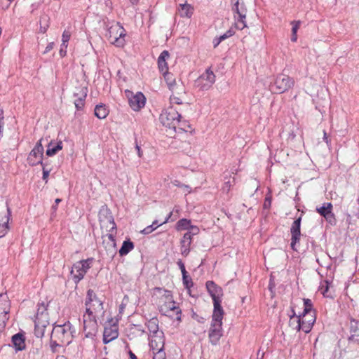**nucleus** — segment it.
<instances>
[{
	"mask_svg": "<svg viewBox=\"0 0 359 359\" xmlns=\"http://www.w3.org/2000/svg\"><path fill=\"white\" fill-rule=\"evenodd\" d=\"M231 3L233 4L232 10L233 13L238 15V17L234 16L235 26L237 29L242 30L247 27V8L243 2L240 3V0H231Z\"/></svg>",
	"mask_w": 359,
	"mask_h": 359,
	"instance_id": "obj_8",
	"label": "nucleus"
},
{
	"mask_svg": "<svg viewBox=\"0 0 359 359\" xmlns=\"http://www.w3.org/2000/svg\"><path fill=\"white\" fill-rule=\"evenodd\" d=\"M87 88H81L74 93L75 100L74 101L75 107L77 110L82 109L85 105V100L87 96Z\"/></svg>",
	"mask_w": 359,
	"mask_h": 359,
	"instance_id": "obj_23",
	"label": "nucleus"
},
{
	"mask_svg": "<svg viewBox=\"0 0 359 359\" xmlns=\"http://www.w3.org/2000/svg\"><path fill=\"white\" fill-rule=\"evenodd\" d=\"M135 148L137 149L138 156L141 158L142 156V151L141 150L140 147L136 144Z\"/></svg>",
	"mask_w": 359,
	"mask_h": 359,
	"instance_id": "obj_54",
	"label": "nucleus"
},
{
	"mask_svg": "<svg viewBox=\"0 0 359 359\" xmlns=\"http://www.w3.org/2000/svg\"><path fill=\"white\" fill-rule=\"evenodd\" d=\"M325 289L324 291H323V294L324 296H325V294H326V292L328 290V287H329V283H328V281H327V280L325 281Z\"/></svg>",
	"mask_w": 359,
	"mask_h": 359,
	"instance_id": "obj_57",
	"label": "nucleus"
},
{
	"mask_svg": "<svg viewBox=\"0 0 359 359\" xmlns=\"http://www.w3.org/2000/svg\"><path fill=\"white\" fill-rule=\"evenodd\" d=\"M3 116H2V111H0V130H2V126H3Z\"/></svg>",
	"mask_w": 359,
	"mask_h": 359,
	"instance_id": "obj_58",
	"label": "nucleus"
},
{
	"mask_svg": "<svg viewBox=\"0 0 359 359\" xmlns=\"http://www.w3.org/2000/svg\"><path fill=\"white\" fill-rule=\"evenodd\" d=\"M71 37L70 32L67 30H65L62 35V46H64L65 48H67L68 41H69Z\"/></svg>",
	"mask_w": 359,
	"mask_h": 359,
	"instance_id": "obj_41",
	"label": "nucleus"
},
{
	"mask_svg": "<svg viewBox=\"0 0 359 359\" xmlns=\"http://www.w3.org/2000/svg\"><path fill=\"white\" fill-rule=\"evenodd\" d=\"M62 201V200L60 198H56L55 201V204L52 205L51 207V210H52V215H55L56 211H57V205L59 204V203H60Z\"/></svg>",
	"mask_w": 359,
	"mask_h": 359,
	"instance_id": "obj_48",
	"label": "nucleus"
},
{
	"mask_svg": "<svg viewBox=\"0 0 359 359\" xmlns=\"http://www.w3.org/2000/svg\"><path fill=\"white\" fill-rule=\"evenodd\" d=\"M290 326L297 331H300L302 330V325L300 323V316L296 315L294 311H293V314L290 316Z\"/></svg>",
	"mask_w": 359,
	"mask_h": 359,
	"instance_id": "obj_36",
	"label": "nucleus"
},
{
	"mask_svg": "<svg viewBox=\"0 0 359 359\" xmlns=\"http://www.w3.org/2000/svg\"><path fill=\"white\" fill-rule=\"evenodd\" d=\"M92 261L93 259H87L74 264L71 270V275L76 283H79L83 278L85 274L90 267Z\"/></svg>",
	"mask_w": 359,
	"mask_h": 359,
	"instance_id": "obj_10",
	"label": "nucleus"
},
{
	"mask_svg": "<svg viewBox=\"0 0 359 359\" xmlns=\"http://www.w3.org/2000/svg\"><path fill=\"white\" fill-rule=\"evenodd\" d=\"M66 49L67 48H65L64 46H61V48L60 50V55H61V57H64L66 55V53H67Z\"/></svg>",
	"mask_w": 359,
	"mask_h": 359,
	"instance_id": "obj_55",
	"label": "nucleus"
},
{
	"mask_svg": "<svg viewBox=\"0 0 359 359\" xmlns=\"http://www.w3.org/2000/svg\"><path fill=\"white\" fill-rule=\"evenodd\" d=\"M233 172H227L224 177V184L222 187V191L224 194H228L231 187L236 184V177L233 176Z\"/></svg>",
	"mask_w": 359,
	"mask_h": 359,
	"instance_id": "obj_25",
	"label": "nucleus"
},
{
	"mask_svg": "<svg viewBox=\"0 0 359 359\" xmlns=\"http://www.w3.org/2000/svg\"><path fill=\"white\" fill-rule=\"evenodd\" d=\"M332 204L331 203H325L323 206L316 208V211L323 216L327 222L331 224H334L336 219L332 212Z\"/></svg>",
	"mask_w": 359,
	"mask_h": 359,
	"instance_id": "obj_19",
	"label": "nucleus"
},
{
	"mask_svg": "<svg viewBox=\"0 0 359 359\" xmlns=\"http://www.w3.org/2000/svg\"><path fill=\"white\" fill-rule=\"evenodd\" d=\"M294 84L292 78L285 74H280L275 79L272 90L276 93H283L291 88Z\"/></svg>",
	"mask_w": 359,
	"mask_h": 359,
	"instance_id": "obj_13",
	"label": "nucleus"
},
{
	"mask_svg": "<svg viewBox=\"0 0 359 359\" xmlns=\"http://www.w3.org/2000/svg\"><path fill=\"white\" fill-rule=\"evenodd\" d=\"M323 140L324 141L328 144L330 142V140H329L328 137L327 136V133L325 132V130L323 131Z\"/></svg>",
	"mask_w": 359,
	"mask_h": 359,
	"instance_id": "obj_56",
	"label": "nucleus"
},
{
	"mask_svg": "<svg viewBox=\"0 0 359 359\" xmlns=\"http://www.w3.org/2000/svg\"><path fill=\"white\" fill-rule=\"evenodd\" d=\"M130 359H137L136 355L132 351L129 352Z\"/></svg>",
	"mask_w": 359,
	"mask_h": 359,
	"instance_id": "obj_62",
	"label": "nucleus"
},
{
	"mask_svg": "<svg viewBox=\"0 0 359 359\" xmlns=\"http://www.w3.org/2000/svg\"><path fill=\"white\" fill-rule=\"evenodd\" d=\"M41 141L42 139L39 140L27 156V161L30 166H35L39 164L43 165L44 149L41 144Z\"/></svg>",
	"mask_w": 359,
	"mask_h": 359,
	"instance_id": "obj_17",
	"label": "nucleus"
},
{
	"mask_svg": "<svg viewBox=\"0 0 359 359\" xmlns=\"http://www.w3.org/2000/svg\"><path fill=\"white\" fill-rule=\"evenodd\" d=\"M54 45H55V44H54V43H53V42H50V43H49L47 45V46L46 47V49H45V50H44V52H43V54H46V53H48L49 51H50V50L53 48Z\"/></svg>",
	"mask_w": 359,
	"mask_h": 359,
	"instance_id": "obj_50",
	"label": "nucleus"
},
{
	"mask_svg": "<svg viewBox=\"0 0 359 359\" xmlns=\"http://www.w3.org/2000/svg\"><path fill=\"white\" fill-rule=\"evenodd\" d=\"M301 221L302 217H299V218L296 219L290 228V233H291V248L293 250H297L295 248V245L299 241L300 236H301V231H300V226H301Z\"/></svg>",
	"mask_w": 359,
	"mask_h": 359,
	"instance_id": "obj_20",
	"label": "nucleus"
},
{
	"mask_svg": "<svg viewBox=\"0 0 359 359\" xmlns=\"http://www.w3.org/2000/svg\"><path fill=\"white\" fill-rule=\"evenodd\" d=\"M169 57V52L168 50H163L161 52L158 58V69L163 74H165L168 72V67L166 62V60L168 59Z\"/></svg>",
	"mask_w": 359,
	"mask_h": 359,
	"instance_id": "obj_29",
	"label": "nucleus"
},
{
	"mask_svg": "<svg viewBox=\"0 0 359 359\" xmlns=\"http://www.w3.org/2000/svg\"><path fill=\"white\" fill-rule=\"evenodd\" d=\"M234 34V32L231 29L226 31L224 34L219 36L218 39L222 42V41L226 39L227 38L233 36Z\"/></svg>",
	"mask_w": 359,
	"mask_h": 359,
	"instance_id": "obj_45",
	"label": "nucleus"
},
{
	"mask_svg": "<svg viewBox=\"0 0 359 359\" xmlns=\"http://www.w3.org/2000/svg\"><path fill=\"white\" fill-rule=\"evenodd\" d=\"M263 357H264V353L260 354V351H258L257 359H263Z\"/></svg>",
	"mask_w": 359,
	"mask_h": 359,
	"instance_id": "obj_61",
	"label": "nucleus"
},
{
	"mask_svg": "<svg viewBox=\"0 0 359 359\" xmlns=\"http://www.w3.org/2000/svg\"><path fill=\"white\" fill-rule=\"evenodd\" d=\"M181 116L172 107L163 110L160 115L161 123L170 130L177 132V125L179 124V118Z\"/></svg>",
	"mask_w": 359,
	"mask_h": 359,
	"instance_id": "obj_7",
	"label": "nucleus"
},
{
	"mask_svg": "<svg viewBox=\"0 0 359 359\" xmlns=\"http://www.w3.org/2000/svg\"><path fill=\"white\" fill-rule=\"evenodd\" d=\"M349 340L359 344V321L352 320L350 325Z\"/></svg>",
	"mask_w": 359,
	"mask_h": 359,
	"instance_id": "obj_28",
	"label": "nucleus"
},
{
	"mask_svg": "<svg viewBox=\"0 0 359 359\" xmlns=\"http://www.w3.org/2000/svg\"><path fill=\"white\" fill-rule=\"evenodd\" d=\"M177 265L181 270L182 274L183 283L187 288H189L193 285V282L191 278L188 276L187 272L186 271L184 263L182 260H178Z\"/></svg>",
	"mask_w": 359,
	"mask_h": 359,
	"instance_id": "obj_31",
	"label": "nucleus"
},
{
	"mask_svg": "<svg viewBox=\"0 0 359 359\" xmlns=\"http://www.w3.org/2000/svg\"><path fill=\"white\" fill-rule=\"evenodd\" d=\"M206 288L213 300V311H224L222 306V297L223 296L222 288L216 285L213 281L206 282Z\"/></svg>",
	"mask_w": 359,
	"mask_h": 359,
	"instance_id": "obj_9",
	"label": "nucleus"
},
{
	"mask_svg": "<svg viewBox=\"0 0 359 359\" xmlns=\"http://www.w3.org/2000/svg\"><path fill=\"white\" fill-rule=\"evenodd\" d=\"M147 327L149 330V336L156 334L158 332H162L163 331L159 330L158 320L157 318H152L148 320Z\"/></svg>",
	"mask_w": 359,
	"mask_h": 359,
	"instance_id": "obj_34",
	"label": "nucleus"
},
{
	"mask_svg": "<svg viewBox=\"0 0 359 359\" xmlns=\"http://www.w3.org/2000/svg\"><path fill=\"white\" fill-rule=\"evenodd\" d=\"M300 316V323L302 325V330L305 333H309L316 322L315 313H303Z\"/></svg>",
	"mask_w": 359,
	"mask_h": 359,
	"instance_id": "obj_21",
	"label": "nucleus"
},
{
	"mask_svg": "<svg viewBox=\"0 0 359 359\" xmlns=\"http://www.w3.org/2000/svg\"><path fill=\"white\" fill-rule=\"evenodd\" d=\"M153 351V359H165V353L163 349H156Z\"/></svg>",
	"mask_w": 359,
	"mask_h": 359,
	"instance_id": "obj_42",
	"label": "nucleus"
},
{
	"mask_svg": "<svg viewBox=\"0 0 359 359\" xmlns=\"http://www.w3.org/2000/svg\"><path fill=\"white\" fill-rule=\"evenodd\" d=\"M188 230L189 231L187 232V233L189 234L191 237H193V236L197 235L199 233L198 227L191 224Z\"/></svg>",
	"mask_w": 359,
	"mask_h": 359,
	"instance_id": "obj_43",
	"label": "nucleus"
},
{
	"mask_svg": "<svg viewBox=\"0 0 359 359\" xmlns=\"http://www.w3.org/2000/svg\"><path fill=\"white\" fill-rule=\"evenodd\" d=\"M194 11V7L187 3L180 4L177 8V12L181 18H191Z\"/></svg>",
	"mask_w": 359,
	"mask_h": 359,
	"instance_id": "obj_26",
	"label": "nucleus"
},
{
	"mask_svg": "<svg viewBox=\"0 0 359 359\" xmlns=\"http://www.w3.org/2000/svg\"><path fill=\"white\" fill-rule=\"evenodd\" d=\"M12 342L16 351H22L25 348V338L20 333L13 336Z\"/></svg>",
	"mask_w": 359,
	"mask_h": 359,
	"instance_id": "obj_33",
	"label": "nucleus"
},
{
	"mask_svg": "<svg viewBox=\"0 0 359 359\" xmlns=\"http://www.w3.org/2000/svg\"><path fill=\"white\" fill-rule=\"evenodd\" d=\"M72 325L69 322L62 325H55L50 335V348L53 352H57L58 347L69 345L73 339Z\"/></svg>",
	"mask_w": 359,
	"mask_h": 359,
	"instance_id": "obj_3",
	"label": "nucleus"
},
{
	"mask_svg": "<svg viewBox=\"0 0 359 359\" xmlns=\"http://www.w3.org/2000/svg\"><path fill=\"white\" fill-rule=\"evenodd\" d=\"M224 311H213L208 337L212 345H216L223 335L222 319Z\"/></svg>",
	"mask_w": 359,
	"mask_h": 359,
	"instance_id": "obj_4",
	"label": "nucleus"
},
{
	"mask_svg": "<svg viewBox=\"0 0 359 359\" xmlns=\"http://www.w3.org/2000/svg\"><path fill=\"white\" fill-rule=\"evenodd\" d=\"M11 217V210L8 203L0 210V238L5 236L10 227L8 222Z\"/></svg>",
	"mask_w": 359,
	"mask_h": 359,
	"instance_id": "obj_18",
	"label": "nucleus"
},
{
	"mask_svg": "<svg viewBox=\"0 0 359 359\" xmlns=\"http://www.w3.org/2000/svg\"><path fill=\"white\" fill-rule=\"evenodd\" d=\"M149 346L152 351L156 349H163L164 348V334L163 332H158L156 334L149 336Z\"/></svg>",
	"mask_w": 359,
	"mask_h": 359,
	"instance_id": "obj_22",
	"label": "nucleus"
},
{
	"mask_svg": "<svg viewBox=\"0 0 359 359\" xmlns=\"http://www.w3.org/2000/svg\"><path fill=\"white\" fill-rule=\"evenodd\" d=\"M172 215V212H170L168 217L165 218V219L162 222H159L158 220H154L152 223V224L147 226L145 227L143 230L141 231V233L143 234H149L151 232H153L155 229H156L158 226L167 223L170 219V217Z\"/></svg>",
	"mask_w": 359,
	"mask_h": 359,
	"instance_id": "obj_30",
	"label": "nucleus"
},
{
	"mask_svg": "<svg viewBox=\"0 0 359 359\" xmlns=\"http://www.w3.org/2000/svg\"><path fill=\"white\" fill-rule=\"evenodd\" d=\"M192 241V237L189 234L185 233L180 241L181 253L183 256H187L190 252V246Z\"/></svg>",
	"mask_w": 359,
	"mask_h": 359,
	"instance_id": "obj_27",
	"label": "nucleus"
},
{
	"mask_svg": "<svg viewBox=\"0 0 359 359\" xmlns=\"http://www.w3.org/2000/svg\"><path fill=\"white\" fill-rule=\"evenodd\" d=\"M134 243L130 240L124 241L118 252L120 256L127 255L131 250L134 249Z\"/></svg>",
	"mask_w": 359,
	"mask_h": 359,
	"instance_id": "obj_35",
	"label": "nucleus"
},
{
	"mask_svg": "<svg viewBox=\"0 0 359 359\" xmlns=\"http://www.w3.org/2000/svg\"><path fill=\"white\" fill-rule=\"evenodd\" d=\"M304 311L303 313H315V311L313 309V304L311 299H304Z\"/></svg>",
	"mask_w": 359,
	"mask_h": 359,
	"instance_id": "obj_39",
	"label": "nucleus"
},
{
	"mask_svg": "<svg viewBox=\"0 0 359 359\" xmlns=\"http://www.w3.org/2000/svg\"><path fill=\"white\" fill-rule=\"evenodd\" d=\"M50 170L46 169L45 166L43 165V180L47 182L48 178L49 176Z\"/></svg>",
	"mask_w": 359,
	"mask_h": 359,
	"instance_id": "obj_49",
	"label": "nucleus"
},
{
	"mask_svg": "<svg viewBox=\"0 0 359 359\" xmlns=\"http://www.w3.org/2000/svg\"><path fill=\"white\" fill-rule=\"evenodd\" d=\"M165 79L166 80L168 84V83H172L173 85H175V83H177L175 79L169 78V76L165 77Z\"/></svg>",
	"mask_w": 359,
	"mask_h": 359,
	"instance_id": "obj_53",
	"label": "nucleus"
},
{
	"mask_svg": "<svg viewBox=\"0 0 359 359\" xmlns=\"http://www.w3.org/2000/svg\"><path fill=\"white\" fill-rule=\"evenodd\" d=\"M106 36L109 41L116 47L122 48L126 43V30L118 22H113L107 25Z\"/></svg>",
	"mask_w": 359,
	"mask_h": 359,
	"instance_id": "obj_5",
	"label": "nucleus"
},
{
	"mask_svg": "<svg viewBox=\"0 0 359 359\" xmlns=\"http://www.w3.org/2000/svg\"><path fill=\"white\" fill-rule=\"evenodd\" d=\"M210 68L206 69L196 81L194 85L200 90L205 91L209 90L215 83L216 78Z\"/></svg>",
	"mask_w": 359,
	"mask_h": 359,
	"instance_id": "obj_11",
	"label": "nucleus"
},
{
	"mask_svg": "<svg viewBox=\"0 0 359 359\" xmlns=\"http://www.w3.org/2000/svg\"><path fill=\"white\" fill-rule=\"evenodd\" d=\"M168 86L172 91L170 97L171 104H182L186 100L185 87L182 83H168Z\"/></svg>",
	"mask_w": 359,
	"mask_h": 359,
	"instance_id": "obj_16",
	"label": "nucleus"
},
{
	"mask_svg": "<svg viewBox=\"0 0 359 359\" xmlns=\"http://www.w3.org/2000/svg\"><path fill=\"white\" fill-rule=\"evenodd\" d=\"M49 325V317L47 312V305L42 302L39 304L34 320V334L38 338L44 335L45 329Z\"/></svg>",
	"mask_w": 359,
	"mask_h": 359,
	"instance_id": "obj_6",
	"label": "nucleus"
},
{
	"mask_svg": "<svg viewBox=\"0 0 359 359\" xmlns=\"http://www.w3.org/2000/svg\"><path fill=\"white\" fill-rule=\"evenodd\" d=\"M8 1H9V2L11 3L13 0H8Z\"/></svg>",
	"mask_w": 359,
	"mask_h": 359,
	"instance_id": "obj_63",
	"label": "nucleus"
},
{
	"mask_svg": "<svg viewBox=\"0 0 359 359\" xmlns=\"http://www.w3.org/2000/svg\"><path fill=\"white\" fill-rule=\"evenodd\" d=\"M95 115L100 119H103L107 117L109 114V110L105 105L97 104L95 110Z\"/></svg>",
	"mask_w": 359,
	"mask_h": 359,
	"instance_id": "obj_37",
	"label": "nucleus"
},
{
	"mask_svg": "<svg viewBox=\"0 0 359 359\" xmlns=\"http://www.w3.org/2000/svg\"><path fill=\"white\" fill-rule=\"evenodd\" d=\"M11 302L6 294H0V332L4 330L9 319Z\"/></svg>",
	"mask_w": 359,
	"mask_h": 359,
	"instance_id": "obj_14",
	"label": "nucleus"
},
{
	"mask_svg": "<svg viewBox=\"0 0 359 359\" xmlns=\"http://www.w3.org/2000/svg\"><path fill=\"white\" fill-rule=\"evenodd\" d=\"M86 312L83 315V331L86 338H93L98 329L97 320L103 319V302L98 299L93 290L87 291L85 301Z\"/></svg>",
	"mask_w": 359,
	"mask_h": 359,
	"instance_id": "obj_1",
	"label": "nucleus"
},
{
	"mask_svg": "<svg viewBox=\"0 0 359 359\" xmlns=\"http://www.w3.org/2000/svg\"><path fill=\"white\" fill-rule=\"evenodd\" d=\"M62 149V141H59L57 142H54L51 141L48 144L46 154L48 156H53Z\"/></svg>",
	"mask_w": 359,
	"mask_h": 359,
	"instance_id": "obj_32",
	"label": "nucleus"
},
{
	"mask_svg": "<svg viewBox=\"0 0 359 359\" xmlns=\"http://www.w3.org/2000/svg\"><path fill=\"white\" fill-rule=\"evenodd\" d=\"M291 24L292 25V34H297L300 26V21H292Z\"/></svg>",
	"mask_w": 359,
	"mask_h": 359,
	"instance_id": "obj_47",
	"label": "nucleus"
},
{
	"mask_svg": "<svg viewBox=\"0 0 359 359\" xmlns=\"http://www.w3.org/2000/svg\"><path fill=\"white\" fill-rule=\"evenodd\" d=\"M191 226V221L187 219H181L176 224L177 231L188 230Z\"/></svg>",
	"mask_w": 359,
	"mask_h": 359,
	"instance_id": "obj_38",
	"label": "nucleus"
},
{
	"mask_svg": "<svg viewBox=\"0 0 359 359\" xmlns=\"http://www.w3.org/2000/svg\"><path fill=\"white\" fill-rule=\"evenodd\" d=\"M131 330H133L134 332H137L140 335H142L145 333V330L142 327L141 325H133L131 327Z\"/></svg>",
	"mask_w": 359,
	"mask_h": 359,
	"instance_id": "obj_46",
	"label": "nucleus"
},
{
	"mask_svg": "<svg viewBox=\"0 0 359 359\" xmlns=\"http://www.w3.org/2000/svg\"><path fill=\"white\" fill-rule=\"evenodd\" d=\"M125 95L128 99L130 108L135 111H140L145 106L146 97L141 92L134 93L130 90H125Z\"/></svg>",
	"mask_w": 359,
	"mask_h": 359,
	"instance_id": "obj_12",
	"label": "nucleus"
},
{
	"mask_svg": "<svg viewBox=\"0 0 359 359\" xmlns=\"http://www.w3.org/2000/svg\"><path fill=\"white\" fill-rule=\"evenodd\" d=\"M186 127H189L186 121H180L179 118V124L177 125V131H186Z\"/></svg>",
	"mask_w": 359,
	"mask_h": 359,
	"instance_id": "obj_44",
	"label": "nucleus"
},
{
	"mask_svg": "<svg viewBox=\"0 0 359 359\" xmlns=\"http://www.w3.org/2000/svg\"><path fill=\"white\" fill-rule=\"evenodd\" d=\"M99 220L102 229H105L107 232L116 233V224L111 212L108 209L102 210L100 212Z\"/></svg>",
	"mask_w": 359,
	"mask_h": 359,
	"instance_id": "obj_15",
	"label": "nucleus"
},
{
	"mask_svg": "<svg viewBox=\"0 0 359 359\" xmlns=\"http://www.w3.org/2000/svg\"><path fill=\"white\" fill-rule=\"evenodd\" d=\"M118 336V327L114 325H109V326H105L103 333V341L104 344H107L112 340L116 339Z\"/></svg>",
	"mask_w": 359,
	"mask_h": 359,
	"instance_id": "obj_24",
	"label": "nucleus"
},
{
	"mask_svg": "<svg viewBox=\"0 0 359 359\" xmlns=\"http://www.w3.org/2000/svg\"><path fill=\"white\" fill-rule=\"evenodd\" d=\"M220 43L221 41H219L218 37L215 38L212 41L214 48L217 47Z\"/></svg>",
	"mask_w": 359,
	"mask_h": 359,
	"instance_id": "obj_52",
	"label": "nucleus"
},
{
	"mask_svg": "<svg viewBox=\"0 0 359 359\" xmlns=\"http://www.w3.org/2000/svg\"><path fill=\"white\" fill-rule=\"evenodd\" d=\"M48 22V18L46 15H43V16L41 17V20H40L41 26H40V29H39L40 32H41L43 34L46 32V31L49 27V25Z\"/></svg>",
	"mask_w": 359,
	"mask_h": 359,
	"instance_id": "obj_40",
	"label": "nucleus"
},
{
	"mask_svg": "<svg viewBox=\"0 0 359 359\" xmlns=\"http://www.w3.org/2000/svg\"><path fill=\"white\" fill-rule=\"evenodd\" d=\"M152 297L161 313L168 316L170 312H174L177 315L176 320L181 321L182 311L174 301L171 291L156 287L153 289Z\"/></svg>",
	"mask_w": 359,
	"mask_h": 359,
	"instance_id": "obj_2",
	"label": "nucleus"
},
{
	"mask_svg": "<svg viewBox=\"0 0 359 359\" xmlns=\"http://www.w3.org/2000/svg\"><path fill=\"white\" fill-rule=\"evenodd\" d=\"M108 238L113 242L115 241L113 232H108Z\"/></svg>",
	"mask_w": 359,
	"mask_h": 359,
	"instance_id": "obj_59",
	"label": "nucleus"
},
{
	"mask_svg": "<svg viewBox=\"0 0 359 359\" xmlns=\"http://www.w3.org/2000/svg\"><path fill=\"white\" fill-rule=\"evenodd\" d=\"M104 1V4H105L106 7L108 8V10H111V5H112V3L110 0H103Z\"/></svg>",
	"mask_w": 359,
	"mask_h": 359,
	"instance_id": "obj_51",
	"label": "nucleus"
},
{
	"mask_svg": "<svg viewBox=\"0 0 359 359\" xmlns=\"http://www.w3.org/2000/svg\"><path fill=\"white\" fill-rule=\"evenodd\" d=\"M297 40V34H292L291 41L292 42H296Z\"/></svg>",
	"mask_w": 359,
	"mask_h": 359,
	"instance_id": "obj_60",
	"label": "nucleus"
}]
</instances>
